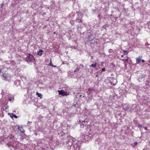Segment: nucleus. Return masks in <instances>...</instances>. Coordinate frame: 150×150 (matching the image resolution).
<instances>
[{"instance_id":"f257e3e1","label":"nucleus","mask_w":150,"mask_h":150,"mask_svg":"<svg viewBox=\"0 0 150 150\" xmlns=\"http://www.w3.org/2000/svg\"><path fill=\"white\" fill-rule=\"evenodd\" d=\"M26 61L27 62H29L32 61L33 60H35L34 57L30 54H28L27 57L25 59Z\"/></svg>"},{"instance_id":"f03ea898","label":"nucleus","mask_w":150,"mask_h":150,"mask_svg":"<svg viewBox=\"0 0 150 150\" xmlns=\"http://www.w3.org/2000/svg\"><path fill=\"white\" fill-rule=\"evenodd\" d=\"M59 94V95H62V96H67V92L64 91L63 90H61L60 91H58Z\"/></svg>"},{"instance_id":"7ed1b4c3","label":"nucleus","mask_w":150,"mask_h":150,"mask_svg":"<svg viewBox=\"0 0 150 150\" xmlns=\"http://www.w3.org/2000/svg\"><path fill=\"white\" fill-rule=\"evenodd\" d=\"M140 56L137 57L136 59V63L137 64H139L141 61V57Z\"/></svg>"},{"instance_id":"20e7f679","label":"nucleus","mask_w":150,"mask_h":150,"mask_svg":"<svg viewBox=\"0 0 150 150\" xmlns=\"http://www.w3.org/2000/svg\"><path fill=\"white\" fill-rule=\"evenodd\" d=\"M44 52V51L43 50H40L38 52L37 54L40 56H41Z\"/></svg>"},{"instance_id":"39448f33","label":"nucleus","mask_w":150,"mask_h":150,"mask_svg":"<svg viewBox=\"0 0 150 150\" xmlns=\"http://www.w3.org/2000/svg\"><path fill=\"white\" fill-rule=\"evenodd\" d=\"M98 39L94 38L91 40L92 43H97L98 42Z\"/></svg>"},{"instance_id":"423d86ee","label":"nucleus","mask_w":150,"mask_h":150,"mask_svg":"<svg viewBox=\"0 0 150 150\" xmlns=\"http://www.w3.org/2000/svg\"><path fill=\"white\" fill-rule=\"evenodd\" d=\"M129 58L128 56L126 57L125 58V59H122V61H123L125 62H127L129 61Z\"/></svg>"},{"instance_id":"0eeeda50","label":"nucleus","mask_w":150,"mask_h":150,"mask_svg":"<svg viewBox=\"0 0 150 150\" xmlns=\"http://www.w3.org/2000/svg\"><path fill=\"white\" fill-rule=\"evenodd\" d=\"M93 88H89L88 89V91H87V93H88V92L89 93H91L93 91Z\"/></svg>"},{"instance_id":"6e6552de","label":"nucleus","mask_w":150,"mask_h":150,"mask_svg":"<svg viewBox=\"0 0 150 150\" xmlns=\"http://www.w3.org/2000/svg\"><path fill=\"white\" fill-rule=\"evenodd\" d=\"M36 95L38 96V97H40V99H41L42 97V95L41 93L37 92Z\"/></svg>"},{"instance_id":"1a4fd4ad","label":"nucleus","mask_w":150,"mask_h":150,"mask_svg":"<svg viewBox=\"0 0 150 150\" xmlns=\"http://www.w3.org/2000/svg\"><path fill=\"white\" fill-rule=\"evenodd\" d=\"M97 64V63H95L94 64H92L90 66V67H96Z\"/></svg>"},{"instance_id":"9d476101","label":"nucleus","mask_w":150,"mask_h":150,"mask_svg":"<svg viewBox=\"0 0 150 150\" xmlns=\"http://www.w3.org/2000/svg\"><path fill=\"white\" fill-rule=\"evenodd\" d=\"M10 138L12 140H14V136H13V135H11V136L10 137Z\"/></svg>"},{"instance_id":"9b49d317","label":"nucleus","mask_w":150,"mask_h":150,"mask_svg":"<svg viewBox=\"0 0 150 150\" xmlns=\"http://www.w3.org/2000/svg\"><path fill=\"white\" fill-rule=\"evenodd\" d=\"M123 52H124V54L125 55L126 54H127L128 53V52H127V51L126 50H124Z\"/></svg>"},{"instance_id":"f8f14e48","label":"nucleus","mask_w":150,"mask_h":150,"mask_svg":"<svg viewBox=\"0 0 150 150\" xmlns=\"http://www.w3.org/2000/svg\"><path fill=\"white\" fill-rule=\"evenodd\" d=\"M11 115H12V116H13V117H14L15 118H17V116L16 115H14L13 114V113H11Z\"/></svg>"},{"instance_id":"ddd939ff","label":"nucleus","mask_w":150,"mask_h":150,"mask_svg":"<svg viewBox=\"0 0 150 150\" xmlns=\"http://www.w3.org/2000/svg\"><path fill=\"white\" fill-rule=\"evenodd\" d=\"M52 60H51V59L50 60V63L49 64V65L50 66H52Z\"/></svg>"},{"instance_id":"4468645a","label":"nucleus","mask_w":150,"mask_h":150,"mask_svg":"<svg viewBox=\"0 0 150 150\" xmlns=\"http://www.w3.org/2000/svg\"><path fill=\"white\" fill-rule=\"evenodd\" d=\"M79 70V69L78 68V69H76V70H75L74 71V72H75L78 71Z\"/></svg>"},{"instance_id":"2eb2a0df","label":"nucleus","mask_w":150,"mask_h":150,"mask_svg":"<svg viewBox=\"0 0 150 150\" xmlns=\"http://www.w3.org/2000/svg\"><path fill=\"white\" fill-rule=\"evenodd\" d=\"M105 71V68H103L102 70V71Z\"/></svg>"},{"instance_id":"dca6fc26","label":"nucleus","mask_w":150,"mask_h":150,"mask_svg":"<svg viewBox=\"0 0 150 150\" xmlns=\"http://www.w3.org/2000/svg\"><path fill=\"white\" fill-rule=\"evenodd\" d=\"M138 127H142V125H138Z\"/></svg>"},{"instance_id":"f3484780","label":"nucleus","mask_w":150,"mask_h":150,"mask_svg":"<svg viewBox=\"0 0 150 150\" xmlns=\"http://www.w3.org/2000/svg\"><path fill=\"white\" fill-rule=\"evenodd\" d=\"M125 108H127V109H129V106H128V105L127 106V107H125Z\"/></svg>"},{"instance_id":"a211bd4d","label":"nucleus","mask_w":150,"mask_h":150,"mask_svg":"<svg viewBox=\"0 0 150 150\" xmlns=\"http://www.w3.org/2000/svg\"><path fill=\"white\" fill-rule=\"evenodd\" d=\"M76 21L79 22V19H77Z\"/></svg>"},{"instance_id":"6ab92c4d","label":"nucleus","mask_w":150,"mask_h":150,"mask_svg":"<svg viewBox=\"0 0 150 150\" xmlns=\"http://www.w3.org/2000/svg\"><path fill=\"white\" fill-rule=\"evenodd\" d=\"M141 61H142V62L143 63H144L145 62V61L144 60H141Z\"/></svg>"},{"instance_id":"aec40b11","label":"nucleus","mask_w":150,"mask_h":150,"mask_svg":"<svg viewBox=\"0 0 150 150\" xmlns=\"http://www.w3.org/2000/svg\"><path fill=\"white\" fill-rule=\"evenodd\" d=\"M52 67H57V66H55V65H52Z\"/></svg>"},{"instance_id":"412c9836","label":"nucleus","mask_w":150,"mask_h":150,"mask_svg":"<svg viewBox=\"0 0 150 150\" xmlns=\"http://www.w3.org/2000/svg\"><path fill=\"white\" fill-rule=\"evenodd\" d=\"M10 116L11 118H13V116H12V115H11V114H10Z\"/></svg>"},{"instance_id":"4be33fe9","label":"nucleus","mask_w":150,"mask_h":150,"mask_svg":"<svg viewBox=\"0 0 150 150\" xmlns=\"http://www.w3.org/2000/svg\"><path fill=\"white\" fill-rule=\"evenodd\" d=\"M144 129L145 130H147V127H144Z\"/></svg>"},{"instance_id":"5701e85b","label":"nucleus","mask_w":150,"mask_h":150,"mask_svg":"<svg viewBox=\"0 0 150 150\" xmlns=\"http://www.w3.org/2000/svg\"><path fill=\"white\" fill-rule=\"evenodd\" d=\"M79 22H82V21H81V20H79Z\"/></svg>"},{"instance_id":"b1692460","label":"nucleus","mask_w":150,"mask_h":150,"mask_svg":"<svg viewBox=\"0 0 150 150\" xmlns=\"http://www.w3.org/2000/svg\"><path fill=\"white\" fill-rule=\"evenodd\" d=\"M124 57L123 55H121V57Z\"/></svg>"},{"instance_id":"393cba45","label":"nucleus","mask_w":150,"mask_h":150,"mask_svg":"<svg viewBox=\"0 0 150 150\" xmlns=\"http://www.w3.org/2000/svg\"><path fill=\"white\" fill-rule=\"evenodd\" d=\"M25 132V131L24 130H23V131H22V133H24Z\"/></svg>"},{"instance_id":"a878e982","label":"nucleus","mask_w":150,"mask_h":150,"mask_svg":"<svg viewBox=\"0 0 150 150\" xmlns=\"http://www.w3.org/2000/svg\"><path fill=\"white\" fill-rule=\"evenodd\" d=\"M9 100H10V101H11V98H9Z\"/></svg>"},{"instance_id":"bb28decb","label":"nucleus","mask_w":150,"mask_h":150,"mask_svg":"<svg viewBox=\"0 0 150 150\" xmlns=\"http://www.w3.org/2000/svg\"><path fill=\"white\" fill-rule=\"evenodd\" d=\"M1 72V70L0 69V73Z\"/></svg>"},{"instance_id":"cd10ccee","label":"nucleus","mask_w":150,"mask_h":150,"mask_svg":"<svg viewBox=\"0 0 150 150\" xmlns=\"http://www.w3.org/2000/svg\"><path fill=\"white\" fill-rule=\"evenodd\" d=\"M112 84L114 86L116 85V84H113L112 83Z\"/></svg>"},{"instance_id":"c85d7f7f","label":"nucleus","mask_w":150,"mask_h":150,"mask_svg":"<svg viewBox=\"0 0 150 150\" xmlns=\"http://www.w3.org/2000/svg\"><path fill=\"white\" fill-rule=\"evenodd\" d=\"M54 34H55V32H54Z\"/></svg>"}]
</instances>
